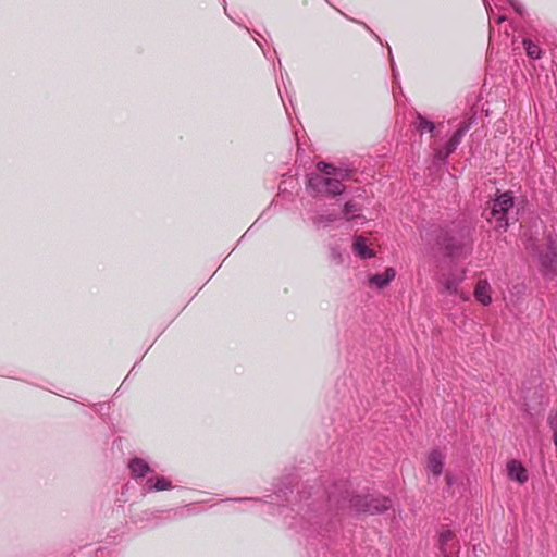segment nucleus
<instances>
[{"mask_svg":"<svg viewBox=\"0 0 557 557\" xmlns=\"http://www.w3.org/2000/svg\"><path fill=\"white\" fill-rule=\"evenodd\" d=\"M507 474L510 480L517 481L520 484L525 483L529 479L527 469L516 459L507 462Z\"/></svg>","mask_w":557,"mask_h":557,"instance_id":"obj_10","label":"nucleus"},{"mask_svg":"<svg viewBox=\"0 0 557 557\" xmlns=\"http://www.w3.org/2000/svg\"><path fill=\"white\" fill-rule=\"evenodd\" d=\"M525 249L537 260L544 275L557 274V250L555 242L550 237L542 236L540 238L529 235L525 238Z\"/></svg>","mask_w":557,"mask_h":557,"instance_id":"obj_3","label":"nucleus"},{"mask_svg":"<svg viewBox=\"0 0 557 557\" xmlns=\"http://www.w3.org/2000/svg\"><path fill=\"white\" fill-rule=\"evenodd\" d=\"M468 131V126H462L458 131L455 132L449 141V150H456L457 146L460 144L462 136Z\"/></svg>","mask_w":557,"mask_h":557,"instance_id":"obj_17","label":"nucleus"},{"mask_svg":"<svg viewBox=\"0 0 557 557\" xmlns=\"http://www.w3.org/2000/svg\"><path fill=\"white\" fill-rule=\"evenodd\" d=\"M359 211V208L357 207V205L352 201H347L345 205H344V208H343V213L344 215L346 216L347 220H350L352 219V216L355 215L356 212Z\"/></svg>","mask_w":557,"mask_h":557,"instance_id":"obj_18","label":"nucleus"},{"mask_svg":"<svg viewBox=\"0 0 557 557\" xmlns=\"http://www.w3.org/2000/svg\"><path fill=\"white\" fill-rule=\"evenodd\" d=\"M392 507L388 497L379 495H355L347 488L332 492L329 495L327 508L309 517L312 531L322 536H329L337 530L339 510L350 509L356 512L381 513Z\"/></svg>","mask_w":557,"mask_h":557,"instance_id":"obj_1","label":"nucleus"},{"mask_svg":"<svg viewBox=\"0 0 557 557\" xmlns=\"http://www.w3.org/2000/svg\"><path fill=\"white\" fill-rule=\"evenodd\" d=\"M504 20H505V17H504V16H500V17H498L497 22H498V23H500V22H502V21H504Z\"/></svg>","mask_w":557,"mask_h":557,"instance_id":"obj_25","label":"nucleus"},{"mask_svg":"<svg viewBox=\"0 0 557 557\" xmlns=\"http://www.w3.org/2000/svg\"><path fill=\"white\" fill-rule=\"evenodd\" d=\"M510 4L518 14L521 15L523 13L522 5L519 2L510 1Z\"/></svg>","mask_w":557,"mask_h":557,"instance_id":"obj_22","label":"nucleus"},{"mask_svg":"<svg viewBox=\"0 0 557 557\" xmlns=\"http://www.w3.org/2000/svg\"><path fill=\"white\" fill-rule=\"evenodd\" d=\"M396 277L394 268H386L383 273L371 274L368 277V286L377 290L386 288Z\"/></svg>","mask_w":557,"mask_h":557,"instance_id":"obj_9","label":"nucleus"},{"mask_svg":"<svg viewBox=\"0 0 557 557\" xmlns=\"http://www.w3.org/2000/svg\"><path fill=\"white\" fill-rule=\"evenodd\" d=\"M453 539V532L448 529H445V530H442L440 532V535H438V545H440V550L443 555H446L447 554V544L451 541Z\"/></svg>","mask_w":557,"mask_h":557,"instance_id":"obj_16","label":"nucleus"},{"mask_svg":"<svg viewBox=\"0 0 557 557\" xmlns=\"http://www.w3.org/2000/svg\"><path fill=\"white\" fill-rule=\"evenodd\" d=\"M416 127L421 133H423V132L433 133L435 129L434 123L432 121H429L421 114H418V116H417Z\"/></svg>","mask_w":557,"mask_h":557,"instance_id":"obj_15","label":"nucleus"},{"mask_svg":"<svg viewBox=\"0 0 557 557\" xmlns=\"http://www.w3.org/2000/svg\"><path fill=\"white\" fill-rule=\"evenodd\" d=\"M337 220V215L336 214H329V215H324V214H320L318 215L315 219H314V223L317 225H327L329 223L333 222V221H336Z\"/></svg>","mask_w":557,"mask_h":557,"instance_id":"obj_20","label":"nucleus"},{"mask_svg":"<svg viewBox=\"0 0 557 557\" xmlns=\"http://www.w3.org/2000/svg\"><path fill=\"white\" fill-rule=\"evenodd\" d=\"M172 488L171 482L164 476L148 478L143 484V491L146 493L160 492Z\"/></svg>","mask_w":557,"mask_h":557,"instance_id":"obj_12","label":"nucleus"},{"mask_svg":"<svg viewBox=\"0 0 557 557\" xmlns=\"http://www.w3.org/2000/svg\"><path fill=\"white\" fill-rule=\"evenodd\" d=\"M522 45L525 49V52H527V55L530 58V59H534V60H537L541 58L542 55V50L541 48L539 47L537 44L533 42L531 39L529 38H524L523 41H522Z\"/></svg>","mask_w":557,"mask_h":557,"instance_id":"obj_14","label":"nucleus"},{"mask_svg":"<svg viewBox=\"0 0 557 557\" xmlns=\"http://www.w3.org/2000/svg\"><path fill=\"white\" fill-rule=\"evenodd\" d=\"M441 245L444 246L447 256L451 258H459L468 253L469 239L463 234H448L442 238Z\"/></svg>","mask_w":557,"mask_h":557,"instance_id":"obj_6","label":"nucleus"},{"mask_svg":"<svg viewBox=\"0 0 557 557\" xmlns=\"http://www.w3.org/2000/svg\"><path fill=\"white\" fill-rule=\"evenodd\" d=\"M455 150H449V141L443 148L435 149V159L437 161H445L447 157L453 153Z\"/></svg>","mask_w":557,"mask_h":557,"instance_id":"obj_19","label":"nucleus"},{"mask_svg":"<svg viewBox=\"0 0 557 557\" xmlns=\"http://www.w3.org/2000/svg\"><path fill=\"white\" fill-rule=\"evenodd\" d=\"M445 481H446L447 487L450 488L456 482V476L450 472H446Z\"/></svg>","mask_w":557,"mask_h":557,"instance_id":"obj_21","label":"nucleus"},{"mask_svg":"<svg viewBox=\"0 0 557 557\" xmlns=\"http://www.w3.org/2000/svg\"><path fill=\"white\" fill-rule=\"evenodd\" d=\"M491 285L487 280H479L475 287H474V298L476 301H479L483 306H488L492 302V296H491Z\"/></svg>","mask_w":557,"mask_h":557,"instance_id":"obj_11","label":"nucleus"},{"mask_svg":"<svg viewBox=\"0 0 557 557\" xmlns=\"http://www.w3.org/2000/svg\"><path fill=\"white\" fill-rule=\"evenodd\" d=\"M348 177L347 170L321 161L317 163V172L308 176V188L315 195L335 197L345 191L343 182Z\"/></svg>","mask_w":557,"mask_h":557,"instance_id":"obj_2","label":"nucleus"},{"mask_svg":"<svg viewBox=\"0 0 557 557\" xmlns=\"http://www.w3.org/2000/svg\"><path fill=\"white\" fill-rule=\"evenodd\" d=\"M524 286L523 285H515L513 286V289L517 292V294H522L524 292Z\"/></svg>","mask_w":557,"mask_h":557,"instance_id":"obj_23","label":"nucleus"},{"mask_svg":"<svg viewBox=\"0 0 557 557\" xmlns=\"http://www.w3.org/2000/svg\"><path fill=\"white\" fill-rule=\"evenodd\" d=\"M465 277L466 270L443 274L440 278V283L442 286L441 292L446 293L448 295L458 296L462 301H468L470 299L469 293L460 288V284L465 281Z\"/></svg>","mask_w":557,"mask_h":557,"instance_id":"obj_5","label":"nucleus"},{"mask_svg":"<svg viewBox=\"0 0 557 557\" xmlns=\"http://www.w3.org/2000/svg\"><path fill=\"white\" fill-rule=\"evenodd\" d=\"M128 469L132 478L141 486L148 478H152L151 475L154 472L145 459L138 457L128 461Z\"/></svg>","mask_w":557,"mask_h":557,"instance_id":"obj_7","label":"nucleus"},{"mask_svg":"<svg viewBox=\"0 0 557 557\" xmlns=\"http://www.w3.org/2000/svg\"><path fill=\"white\" fill-rule=\"evenodd\" d=\"M444 557H448V553L446 555H443Z\"/></svg>","mask_w":557,"mask_h":557,"instance_id":"obj_26","label":"nucleus"},{"mask_svg":"<svg viewBox=\"0 0 557 557\" xmlns=\"http://www.w3.org/2000/svg\"><path fill=\"white\" fill-rule=\"evenodd\" d=\"M352 251L361 259H370L375 256L373 249L367 244V238L363 236H356L352 243Z\"/></svg>","mask_w":557,"mask_h":557,"instance_id":"obj_13","label":"nucleus"},{"mask_svg":"<svg viewBox=\"0 0 557 557\" xmlns=\"http://www.w3.org/2000/svg\"><path fill=\"white\" fill-rule=\"evenodd\" d=\"M513 209V198L510 193H503L491 207L484 211L486 220L494 224L498 231H506L509 226V211Z\"/></svg>","mask_w":557,"mask_h":557,"instance_id":"obj_4","label":"nucleus"},{"mask_svg":"<svg viewBox=\"0 0 557 557\" xmlns=\"http://www.w3.org/2000/svg\"><path fill=\"white\" fill-rule=\"evenodd\" d=\"M238 500L243 502V503H256V502H259V499H257V498H240Z\"/></svg>","mask_w":557,"mask_h":557,"instance_id":"obj_24","label":"nucleus"},{"mask_svg":"<svg viewBox=\"0 0 557 557\" xmlns=\"http://www.w3.org/2000/svg\"><path fill=\"white\" fill-rule=\"evenodd\" d=\"M445 458V454L440 449H433L429 453L425 461V469L434 479H438L443 473Z\"/></svg>","mask_w":557,"mask_h":557,"instance_id":"obj_8","label":"nucleus"}]
</instances>
